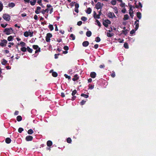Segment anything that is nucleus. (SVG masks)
Instances as JSON below:
<instances>
[{
  "label": "nucleus",
  "mask_w": 156,
  "mask_h": 156,
  "mask_svg": "<svg viewBox=\"0 0 156 156\" xmlns=\"http://www.w3.org/2000/svg\"><path fill=\"white\" fill-rule=\"evenodd\" d=\"M13 30L12 28H6L4 29L3 32L5 33V34L7 35H9L13 33Z\"/></svg>",
  "instance_id": "1"
},
{
  "label": "nucleus",
  "mask_w": 156,
  "mask_h": 156,
  "mask_svg": "<svg viewBox=\"0 0 156 156\" xmlns=\"http://www.w3.org/2000/svg\"><path fill=\"white\" fill-rule=\"evenodd\" d=\"M3 18L6 21H9L10 20V16L7 14L5 13L3 14Z\"/></svg>",
  "instance_id": "2"
},
{
  "label": "nucleus",
  "mask_w": 156,
  "mask_h": 156,
  "mask_svg": "<svg viewBox=\"0 0 156 156\" xmlns=\"http://www.w3.org/2000/svg\"><path fill=\"white\" fill-rule=\"evenodd\" d=\"M111 22L108 19L105 20L103 22V24L105 27H107L108 26V24H110Z\"/></svg>",
  "instance_id": "3"
},
{
  "label": "nucleus",
  "mask_w": 156,
  "mask_h": 156,
  "mask_svg": "<svg viewBox=\"0 0 156 156\" xmlns=\"http://www.w3.org/2000/svg\"><path fill=\"white\" fill-rule=\"evenodd\" d=\"M103 5V3H101L100 2H98L95 5V8H96L98 10L99 9H101Z\"/></svg>",
  "instance_id": "4"
},
{
  "label": "nucleus",
  "mask_w": 156,
  "mask_h": 156,
  "mask_svg": "<svg viewBox=\"0 0 156 156\" xmlns=\"http://www.w3.org/2000/svg\"><path fill=\"white\" fill-rule=\"evenodd\" d=\"M52 34H51L50 33H48L46 35V36L45 37L46 41L47 42H50V38L52 37Z\"/></svg>",
  "instance_id": "5"
},
{
  "label": "nucleus",
  "mask_w": 156,
  "mask_h": 156,
  "mask_svg": "<svg viewBox=\"0 0 156 156\" xmlns=\"http://www.w3.org/2000/svg\"><path fill=\"white\" fill-rule=\"evenodd\" d=\"M7 41L5 39H3L1 40V42L0 43V45L1 47H3L6 46V44L7 43Z\"/></svg>",
  "instance_id": "6"
},
{
  "label": "nucleus",
  "mask_w": 156,
  "mask_h": 156,
  "mask_svg": "<svg viewBox=\"0 0 156 156\" xmlns=\"http://www.w3.org/2000/svg\"><path fill=\"white\" fill-rule=\"evenodd\" d=\"M108 17L111 18H116V16L113 12H109L108 14Z\"/></svg>",
  "instance_id": "7"
},
{
  "label": "nucleus",
  "mask_w": 156,
  "mask_h": 156,
  "mask_svg": "<svg viewBox=\"0 0 156 156\" xmlns=\"http://www.w3.org/2000/svg\"><path fill=\"white\" fill-rule=\"evenodd\" d=\"M33 139V137L29 135L27 136L26 137V140L27 141H31Z\"/></svg>",
  "instance_id": "8"
},
{
  "label": "nucleus",
  "mask_w": 156,
  "mask_h": 156,
  "mask_svg": "<svg viewBox=\"0 0 156 156\" xmlns=\"http://www.w3.org/2000/svg\"><path fill=\"white\" fill-rule=\"evenodd\" d=\"M96 75L97 74L95 72H93L90 73V76L92 78H94L96 77Z\"/></svg>",
  "instance_id": "9"
},
{
  "label": "nucleus",
  "mask_w": 156,
  "mask_h": 156,
  "mask_svg": "<svg viewBox=\"0 0 156 156\" xmlns=\"http://www.w3.org/2000/svg\"><path fill=\"white\" fill-rule=\"evenodd\" d=\"M89 44L88 41H85L83 42L82 45L83 47H86Z\"/></svg>",
  "instance_id": "10"
},
{
  "label": "nucleus",
  "mask_w": 156,
  "mask_h": 156,
  "mask_svg": "<svg viewBox=\"0 0 156 156\" xmlns=\"http://www.w3.org/2000/svg\"><path fill=\"white\" fill-rule=\"evenodd\" d=\"M41 9V7L39 6H38L36 10L35 11V13L36 14H38L40 13V10Z\"/></svg>",
  "instance_id": "11"
},
{
  "label": "nucleus",
  "mask_w": 156,
  "mask_h": 156,
  "mask_svg": "<svg viewBox=\"0 0 156 156\" xmlns=\"http://www.w3.org/2000/svg\"><path fill=\"white\" fill-rule=\"evenodd\" d=\"M47 145L48 147H51L52 144V142L51 140H48L47 143Z\"/></svg>",
  "instance_id": "12"
},
{
  "label": "nucleus",
  "mask_w": 156,
  "mask_h": 156,
  "mask_svg": "<svg viewBox=\"0 0 156 156\" xmlns=\"http://www.w3.org/2000/svg\"><path fill=\"white\" fill-rule=\"evenodd\" d=\"M37 2V0H32L30 1V2L31 5H34Z\"/></svg>",
  "instance_id": "13"
},
{
  "label": "nucleus",
  "mask_w": 156,
  "mask_h": 156,
  "mask_svg": "<svg viewBox=\"0 0 156 156\" xmlns=\"http://www.w3.org/2000/svg\"><path fill=\"white\" fill-rule=\"evenodd\" d=\"M91 11H92V9H91V8L90 7H89V8H87V9L86 11V12L87 14H90L91 13Z\"/></svg>",
  "instance_id": "14"
},
{
  "label": "nucleus",
  "mask_w": 156,
  "mask_h": 156,
  "mask_svg": "<svg viewBox=\"0 0 156 156\" xmlns=\"http://www.w3.org/2000/svg\"><path fill=\"white\" fill-rule=\"evenodd\" d=\"M129 31V30H122L121 34H123L125 35H126L127 34Z\"/></svg>",
  "instance_id": "15"
},
{
  "label": "nucleus",
  "mask_w": 156,
  "mask_h": 156,
  "mask_svg": "<svg viewBox=\"0 0 156 156\" xmlns=\"http://www.w3.org/2000/svg\"><path fill=\"white\" fill-rule=\"evenodd\" d=\"M15 5V4L13 2H10L8 4V6L9 7L13 8L14 7Z\"/></svg>",
  "instance_id": "16"
},
{
  "label": "nucleus",
  "mask_w": 156,
  "mask_h": 156,
  "mask_svg": "<svg viewBox=\"0 0 156 156\" xmlns=\"http://www.w3.org/2000/svg\"><path fill=\"white\" fill-rule=\"evenodd\" d=\"M11 141V139L10 138H7L5 140V142L8 144H9Z\"/></svg>",
  "instance_id": "17"
},
{
  "label": "nucleus",
  "mask_w": 156,
  "mask_h": 156,
  "mask_svg": "<svg viewBox=\"0 0 156 156\" xmlns=\"http://www.w3.org/2000/svg\"><path fill=\"white\" fill-rule=\"evenodd\" d=\"M86 35L88 37H90L92 34V33L91 31L89 30L86 32Z\"/></svg>",
  "instance_id": "18"
},
{
  "label": "nucleus",
  "mask_w": 156,
  "mask_h": 156,
  "mask_svg": "<svg viewBox=\"0 0 156 156\" xmlns=\"http://www.w3.org/2000/svg\"><path fill=\"white\" fill-rule=\"evenodd\" d=\"M136 16L137 17L140 19L141 18V13L140 12H138L136 13Z\"/></svg>",
  "instance_id": "19"
},
{
  "label": "nucleus",
  "mask_w": 156,
  "mask_h": 156,
  "mask_svg": "<svg viewBox=\"0 0 156 156\" xmlns=\"http://www.w3.org/2000/svg\"><path fill=\"white\" fill-rule=\"evenodd\" d=\"M142 5L141 2H139V5H135V7L136 8H139L140 7L142 8Z\"/></svg>",
  "instance_id": "20"
},
{
  "label": "nucleus",
  "mask_w": 156,
  "mask_h": 156,
  "mask_svg": "<svg viewBox=\"0 0 156 156\" xmlns=\"http://www.w3.org/2000/svg\"><path fill=\"white\" fill-rule=\"evenodd\" d=\"M114 35V34L113 33H110L108 32H107V36L108 37H111L112 36Z\"/></svg>",
  "instance_id": "21"
},
{
  "label": "nucleus",
  "mask_w": 156,
  "mask_h": 156,
  "mask_svg": "<svg viewBox=\"0 0 156 156\" xmlns=\"http://www.w3.org/2000/svg\"><path fill=\"white\" fill-rule=\"evenodd\" d=\"M22 117L20 115H18L16 117V120L18 122L21 121L22 120Z\"/></svg>",
  "instance_id": "22"
},
{
  "label": "nucleus",
  "mask_w": 156,
  "mask_h": 156,
  "mask_svg": "<svg viewBox=\"0 0 156 156\" xmlns=\"http://www.w3.org/2000/svg\"><path fill=\"white\" fill-rule=\"evenodd\" d=\"M129 18V16L128 14L125 15L123 18V20H128Z\"/></svg>",
  "instance_id": "23"
},
{
  "label": "nucleus",
  "mask_w": 156,
  "mask_h": 156,
  "mask_svg": "<svg viewBox=\"0 0 156 156\" xmlns=\"http://www.w3.org/2000/svg\"><path fill=\"white\" fill-rule=\"evenodd\" d=\"M27 50L30 53H32L33 51V49L30 48L29 46L27 47Z\"/></svg>",
  "instance_id": "24"
},
{
  "label": "nucleus",
  "mask_w": 156,
  "mask_h": 156,
  "mask_svg": "<svg viewBox=\"0 0 156 156\" xmlns=\"http://www.w3.org/2000/svg\"><path fill=\"white\" fill-rule=\"evenodd\" d=\"M34 132L33 130L32 129H29L27 131V133L29 134H32Z\"/></svg>",
  "instance_id": "25"
},
{
  "label": "nucleus",
  "mask_w": 156,
  "mask_h": 156,
  "mask_svg": "<svg viewBox=\"0 0 156 156\" xmlns=\"http://www.w3.org/2000/svg\"><path fill=\"white\" fill-rule=\"evenodd\" d=\"M20 50L23 52H25L27 50V48H26L25 47H23L20 48Z\"/></svg>",
  "instance_id": "26"
},
{
  "label": "nucleus",
  "mask_w": 156,
  "mask_h": 156,
  "mask_svg": "<svg viewBox=\"0 0 156 156\" xmlns=\"http://www.w3.org/2000/svg\"><path fill=\"white\" fill-rule=\"evenodd\" d=\"M94 85H91L90 84H89L88 85V89L92 90L94 88Z\"/></svg>",
  "instance_id": "27"
},
{
  "label": "nucleus",
  "mask_w": 156,
  "mask_h": 156,
  "mask_svg": "<svg viewBox=\"0 0 156 156\" xmlns=\"http://www.w3.org/2000/svg\"><path fill=\"white\" fill-rule=\"evenodd\" d=\"M13 37L12 36H10L8 37L7 38V40L9 41H12L13 40Z\"/></svg>",
  "instance_id": "28"
},
{
  "label": "nucleus",
  "mask_w": 156,
  "mask_h": 156,
  "mask_svg": "<svg viewBox=\"0 0 156 156\" xmlns=\"http://www.w3.org/2000/svg\"><path fill=\"white\" fill-rule=\"evenodd\" d=\"M7 61L5 60V59L3 58L2 59V64L3 65H5L7 63Z\"/></svg>",
  "instance_id": "29"
},
{
  "label": "nucleus",
  "mask_w": 156,
  "mask_h": 156,
  "mask_svg": "<svg viewBox=\"0 0 156 156\" xmlns=\"http://www.w3.org/2000/svg\"><path fill=\"white\" fill-rule=\"evenodd\" d=\"M81 96L82 97H83L86 98H87L89 97L88 95L86 94L83 93L81 94Z\"/></svg>",
  "instance_id": "30"
},
{
  "label": "nucleus",
  "mask_w": 156,
  "mask_h": 156,
  "mask_svg": "<svg viewBox=\"0 0 156 156\" xmlns=\"http://www.w3.org/2000/svg\"><path fill=\"white\" fill-rule=\"evenodd\" d=\"M48 9H43L42 11H41V13L43 14H44L45 12H48Z\"/></svg>",
  "instance_id": "31"
},
{
  "label": "nucleus",
  "mask_w": 156,
  "mask_h": 156,
  "mask_svg": "<svg viewBox=\"0 0 156 156\" xmlns=\"http://www.w3.org/2000/svg\"><path fill=\"white\" fill-rule=\"evenodd\" d=\"M52 76L54 77H56L58 76V73L55 72H53L52 73Z\"/></svg>",
  "instance_id": "32"
},
{
  "label": "nucleus",
  "mask_w": 156,
  "mask_h": 156,
  "mask_svg": "<svg viewBox=\"0 0 156 156\" xmlns=\"http://www.w3.org/2000/svg\"><path fill=\"white\" fill-rule=\"evenodd\" d=\"M33 48L35 50L38 49L39 48H39L38 46L37 45H34L33 46Z\"/></svg>",
  "instance_id": "33"
},
{
  "label": "nucleus",
  "mask_w": 156,
  "mask_h": 156,
  "mask_svg": "<svg viewBox=\"0 0 156 156\" xmlns=\"http://www.w3.org/2000/svg\"><path fill=\"white\" fill-rule=\"evenodd\" d=\"M48 28L51 31L52 30L54 29L53 25L51 24H50L48 26Z\"/></svg>",
  "instance_id": "34"
},
{
  "label": "nucleus",
  "mask_w": 156,
  "mask_h": 156,
  "mask_svg": "<svg viewBox=\"0 0 156 156\" xmlns=\"http://www.w3.org/2000/svg\"><path fill=\"white\" fill-rule=\"evenodd\" d=\"M24 35L26 37H28L29 36L28 32L27 31L25 32L24 33Z\"/></svg>",
  "instance_id": "35"
},
{
  "label": "nucleus",
  "mask_w": 156,
  "mask_h": 156,
  "mask_svg": "<svg viewBox=\"0 0 156 156\" xmlns=\"http://www.w3.org/2000/svg\"><path fill=\"white\" fill-rule=\"evenodd\" d=\"M116 40H117V41L120 43H122L123 42L124 40L123 39H121L120 38L118 39H115Z\"/></svg>",
  "instance_id": "36"
},
{
  "label": "nucleus",
  "mask_w": 156,
  "mask_h": 156,
  "mask_svg": "<svg viewBox=\"0 0 156 156\" xmlns=\"http://www.w3.org/2000/svg\"><path fill=\"white\" fill-rule=\"evenodd\" d=\"M20 44L21 46L22 47H24L26 45V43L23 41H21L20 43Z\"/></svg>",
  "instance_id": "37"
},
{
  "label": "nucleus",
  "mask_w": 156,
  "mask_h": 156,
  "mask_svg": "<svg viewBox=\"0 0 156 156\" xmlns=\"http://www.w3.org/2000/svg\"><path fill=\"white\" fill-rule=\"evenodd\" d=\"M111 4L113 5H115L116 4V0H112L111 2Z\"/></svg>",
  "instance_id": "38"
},
{
  "label": "nucleus",
  "mask_w": 156,
  "mask_h": 156,
  "mask_svg": "<svg viewBox=\"0 0 156 156\" xmlns=\"http://www.w3.org/2000/svg\"><path fill=\"white\" fill-rule=\"evenodd\" d=\"M3 9V4L0 2V12H1Z\"/></svg>",
  "instance_id": "39"
},
{
  "label": "nucleus",
  "mask_w": 156,
  "mask_h": 156,
  "mask_svg": "<svg viewBox=\"0 0 156 156\" xmlns=\"http://www.w3.org/2000/svg\"><path fill=\"white\" fill-rule=\"evenodd\" d=\"M95 41L97 42H100L101 41V39L99 37H97L95 39Z\"/></svg>",
  "instance_id": "40"
},
{
  "label": "nucleus",
  "mask_w": 156,
  "mask_h": 156,
  "mask_svg": "<svg viewBox=\"0 0 156 156\" xmlns=\"http://www.w3.org/2000/svg\"><path fill=\"white\" fill-rule=\"evenodd\" d=\"M129 13L130 15V16L132 18H133L134 15H133V11H132V12H131L129 11Z\"/></svg>",
  "instance_id": "41"
},
{
  "label": "nucleus",
  "mask_w": 156,
  "mask_h": 156,
  "mask_svg": "<svg viewBox=\"0 0 156 156\" xmlns=\"http://www.w3.org/2000/svg\"><path fill=\"white\" fill-rule=\"evenodd\" d=\"M24 129L20 127L19 128L18 131L20 133H21Z\"/></svg>",
  "instance_id": "42"
},
{
  "label": "nucleus",
  "mask_w": 156,
  "mask_h": 156,
  "mask_svg": "<svg viewBox=\"0 0 156 156\" xmlns=\"http://www.w3.org/2000/svg\"><path fill=\"white\" fill-rule=\"evenodd\" d=\"M124 47L126 48H128L129 46L127 43L126 42L124 44Z\"/></svg>",
  "instance_id": "43"
},
{
  "label": "nucleus",
  "mask_w": 156,
  "mask_h": 156,
  "mask_svg": "<svg viewBox=\"0 0 156 156\" xmlns=\"http://www.w3.org/2000/svg\"><path fill=\"white\" fill-rule=\"evenodd\" d=\"M81 19L82 21H86L87 20V18L85 16H82Z\"/></svg>",
  "instance_id": "44"
},
{
  "label": "nucleus",
  "mask_w": 156,
  "mask_h": 156,
  "mask_svg": "<svg viewBox=\"0 0 156 156\" xmlns=\"http://www.w3.org/2000/svg\"><path fill=\"white\" fill-rule=\"evenodd\" d=\"M77 93V91L76 90H73L72 93V95H75Z\"/></svg>",
  "instance_id": "45"
},
{
  "label": "nucleus",
  "mask_w": 156,
  "mask_h": 156,
  "mask_svg": "<svg viewBox=\"0 0 156 156\" xmlns=\"http://www.w3.org/2000/svg\"><path fill=\"white\" fill-rule=\"evenodd\" d=\"M72 141V140L71 138L69 137L67 139V142L68 143H70Z\"/></svg>",
  "instance_id": "46"
},
{
  "label": "nucleus",
  "mask_w": 156,
  "mask_h": 156,
  "mask_svg": "<svg viewBox=\"0 0 156 156\" xmlns=\"http://www.w3.org/2000/svg\"><path fill=\"white\" fill-rule=\"evenodd\" d=\"M128 5L129 7V11L131 12V11H132H132H133L132 9V8L133 7V6H132V5H131L129 3Z\"/></svg>",
  "instance_id": "47"
},
{
  "label": "nucleus",
  "mask_w": 156,
  "mask_h": 156,
  "mask_svg": "<svg viewBox=\"0 0 156 156\" xmlns=\"http://www.w3.org/2000/svg\"><path fill=\"white\" fill-rule=\"evenodd\" d=\"M113 9H114V12L116 13H118V11L117 7H115Z\"/></svg>",
  "instance_id": "48"
},
{
  "label": "nucleus",
  "mask_w": 156,
  "mask_h": 156,
  "mask_svg": "<svg viewBox=\"0 0 156 156\" xmlns=\"http://www.w3.org/2000/svg\"><path fill=\"white\" fill-rule=\"evenodd\" d=\"M70 37L71 38H72V39L73 40H74L75 39V37L73 34H71L70 35Z\"/></svg>",
  "instance_id": "49"
},
{
  "label": "nucleus",
  "mask_w": 156,
  "mask_h": 156,
  "mask_svg": "<svg viewBox=\"0 0 156 156\" xmlns=\"http://www.w3.org/2000/svg\"><path fill=\"white\" fill-rule=\"evenodd\" d=\"M42 0H37V3L41 6L43 5V4L41 3Z\"/></svg>",
  "instance_id": "50"
},
{
  "label": "nucleus",
  "mask_w": 156,
  "mask_h": 156,
  "mask_svg": "<svg viewBox=\"0 0 156 156\" xmlns=\"http://www.w3.org/2000/svg\"><path fill=\"white\" fill-rule=\"evenodd\" d=\"M86 102V100H83L82 101L80 102V105H84Z\"/></svg>",
  "instance_id": "51"
},
{
  "label": "nucleus",
  "mask_w": 156,
  "mask_h": 156,
  "mask_svg": "<svg viewBox=\"0 0 156 156\" xmlns=\"http://www.w3.org/2000/svg\"><path fill=\"white\" fill-rule=\"evenodd\" d=\"M28 33H29V36H30V37H32L33 36L34 32L32 31V32H31L29 31Z\"/></svg>",
  "instance_id": "52"
},
{
  "label": "nucleus",
  "mask_w": 156,
  "mask_h": 156,
  "mask_svg": "<svg viewBox=\"0 0 156 156\" xmlns=\"http://www.w3.org/2000/svg\"><path fill=\"white\" fill-rule=\"evenodd\" d=\"M7 25H8V24L7 23H6L5 24H1V26L3 28H5L7 26Z\"/></svg>",
  "instance_id": "53"
},
{
  "label": "nucleus",
  "mask_w": 156,
  "mask_h": 156,
  "mask_svg": "<svg viewBox=\"0 0 156 156\" xmlns=\"http://www.w3.org/2000/svg\"><path fill=\"white\" fill-rule=\"evenodd\" d=\"M139 23H136V24L135 25V30H136L138 29L139 28Z\"/></svg>",
  "instance_id": "54"
},
{
  "label": "nucleus",
  "mask_w": 156,
  "mask_h": 156,
  "mask_svg": "<svg viewBox=\"0 0 156 156\" xmlns=\"http://www.w3.org/2000/svg\"><path fill=\"white\" fill-rule=\"evenodd\" d=\"M64 76L66 78H67L68 79L70 80L71 79V77L70 76H68L66 74H64Z\"/></svg>",
  "instance_id": "55"
},
{
  "label": "nucleus",
  "mask_w": 156,
  "mask_h": 156,
  "mask_svg": "<svg viewBox=\"0 0 156 156\" xmlns=\"http://www.w3.org/2000/svg\"><path fill=\"white\" fill-rule=\"evenodd\" d=\"M96 22H97V24L98 26H99V27L101 26V23L98 20H96Z\"/></svg>",
  "instance_id": "56"
},
{
  "label": "nucleus",
  "mask_w": 156,
  "mask_h": 156,
  "mask_svg": "<svg viewBox=\"0 0 156 156\" xmlns=\"http://www.w3.org/2000/svg\"><path fill=\"white\" fill-rule=\"evenodd\" d=\"M63 49L66 51H67L69 50V48L68 46H65L63 47Z\"/></svg>",
  "instance_id": "57"
},
{
  "label": "nucleus",
  "mask_w": 156,
  "mask_h": 156,
  "mask_svg": "<svg viewBox=\"0 0 156 156\" xmlns=\"http://www.w3.org/2000/svg\"><path fill=\"white\" fill-rule=\"evenodd\" d=\"M135 31L136 30H133V29L132 30H131L130 31V34H132V35L133 34L135 33Z\"/></svg>",
  "instance_id": "58"
},
{
  "label": "nucleus",
  "mask_w": 156,
  "mask_h": 156,
  "mask_svg": "<svg viewBox=\"0 0 156 156\" xmlns=\"http://www.w3.org/2000/svg\"><path fill=\"white\" fill-rule=\"evenodd\" d=\"M73 97L72 98L71 100L72 101H74L76 98V97L75 95H72Z\"/></svg>",
  "instance_id": "59"
},
{
  "label": "nucleus",
  "mask_w": 156,
  "mask_h": 156,
  "mask_svg": "<svg viewBox=\"0 0 156 156\" xmlns=\"http://www.w3.org/2000/svg\"><path fill=\"white\" fill-rule=\"evenodd\" d=\"M35 53V54L37 53L38 52H40L41 51V48H39L38 49L36 50Z\"/></svg>",
  "instance_id": "60"
},
{
  "label": "nucleus",
  "mask_w": 156,
  "mask_h": 156,
  "mask_svg": "<svg viewBox=\"0 0 156 156\" xmlns=\"http://www.w3.org/2000/svg\"><path fill=\"white\" fill-rule=\"evenodd\" d=\"M111 76L112 77H114L115 76V72H113L111 74Z\"/></svg>",
  "instance_id": "61"
},
{
  "label": "nucleus",
  "mask_w": 156,
  "mask_h": 156,
  "mask_svg": "<svg viewBox=\"0 0 156 156\" xmlns=\"http://www.w3.org/2000/svg\"><path fill=\"white\" fill-rule=\"evenodd\" d=\"M82 22L81 21H79L77 23V25L79 26H80L82 24Z\"/></svg>",
  "instance_id": "62"
},
{
  "label": "nucleus",
  "mask_w": 156,
  "mask_h": 156,
  "mask_svg": "<svg viewBox=\"0 0 156 156\" xmlns=\"http://www.w3.org/2000/svg\"><path fill=\"white\" fill-rule=\"evenodd\" d=\"M100 16L98 14L97 15H96L95 16V17H94L95 19L97 18V19H100Z\"/></svg>",
  "instance_id": "63"
},
{
  "label": "nucleus",
  "mask_w": 156,
  "mask_h": 156,
  "mask_svg": "<svg viewBox=\"0 0 156 156\" xmlns=\"http://www.w3.org/2000/svg\"><path fill=\"white\" fill-rule=\"evenodd\" d=\"M75 8H76L77 9L79 7V4L78 3H76L75 5Z\"/></svg>",
  "instance_id": "64"
}]
</instances>
